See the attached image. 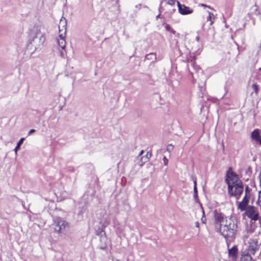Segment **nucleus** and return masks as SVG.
<instances>
[{"label": "nucleus", "mask_w": 261, "mask_h": 261, "mask_svg": "<svg viewBox=\"0 0 261 261\" xmlns=\"http://www.w3.org/2000/svg\"><path fill=\"white\" fill-rule=\"evenodd\" d=\"M225 181L228 185V195L239 199L244 191L243 182L230 169L227 172Z\"/></svg>", "instance_id": "1"}, {"label": "nucleus", "mask_w": 261, "mask_h": 261, "mask_svg": "<svg viewBox=\"0 0 261 261\" xmlns=\"http://www.w3.org/2000/svg\"><path fill=\"white\" fill-rule=\"evenodd\" d=\"M219 231L227 241H232L238 231L237 220L232 217L225 219V223L219 228Z\"/></svg>", "instance_id": "2"}, {"label": "nucleus", "mask_w": 261, "mask_h": 261, "mask_svg": "<svg viewBox=\"0 0 261 261\" xmlns=\"http://www.w3.org/2000/svg\"><path fill=\"white\" fill-rule=\"evenodd\" d=\"M253 200L252 190L248 185L245 188V193L242 200L237 202V208L241 212H243L246 208L249 206V202Z\"/></svg>", "instance_id": "3"}, {"label": "nucleus", "mask_w": 261, "mask_h": 261, "mask_svg": "<svg viewBox=\"0 0 261 261\" xmlns=\"http://www.w3.org/2000/svg\"><path fill=\"white\" fill-rule=\"evenodd\" d=\"M59 30L60 34L59 37L57 39V41L59 46L62 49H65L66 42L65 41L66 32V20L64 17L60 19L59 25Z\"/></svg>", "instance_id": "4"}, {"label": "nucleus", "mask_w": 261, "mask_h": 261, "mask_svg": "<svg viewBox=\"0 0 261 261\" xmlns=\"http://www.w3.org/2000/svg\"><path fill=\"white\" fill-rule=\"evenodd\" d=\"M52 225L55 231L58 233H65L70 227L69 223L60 217L55 218Z\"/></svg>", "instance_id": "5"}, {"label": "nucleus", "mask_w": 261, "mask_h": 261, "mask_svg": "<svg viewBox=\"0 0 261 261\" xmlns=\"http://www.w3.org/2000/svg\"><path fill=\"white\" fill-rule=\"evenodd\" d=\"M244 215L250 219L251 223L259 220L258 208L253 205H250L244 210Z\"/></svg>", "instance_id": "6"}, {"label": "nucleus", "mask_w": 261, "mask_h": 261, "mask_svg": "<svg viewBox=\"0 0 261 261\" xmlns=\"http://www.w3.org/2000/svg\"><path fill=\"white\" fill-rule=\"evenodd\" d=\"M228 218L226 217L224 214L218 211H215L214 215V223L216 227H218L219 230V228L225 223V219Z\"/></svg>", "instance_id": "7"}, {"label": "nucleus", "mask_w": 261, "mask_h": 261, "mask_svg": "<svg viewBox=\"0 0 261 261\" xmlns=\"http://www.w3.org/2000/svg\"><path fill=\"white\" fill-rule=\"evenodd\" d=\"M45 36L44 33L37 32L35 37H34L31 43L35 46L36 49L37 47L43 44L45 41Z\"/></svg>", "instance_id": "8"}, {"label": "nucleus", "mask_w": 261, "mask_h": 261, "mask_svg": "<svg viewBox=\"0 0 261 261\" xmlns=\"http://www.w3.org/2000/svg\"><path fill=\"white\" fill-rule=\"evenodd\" d=\"M247 249L245 251H248L252 255H254L257 251L258 250L259 246L258 244L257 241L256 239L249 238L248 240Z\"/></svg>", "instance_id": "9"}, {"label": "nucleus", "mask_w": 261, "mask_h": 261, "mask_svg": "<svg viewBox=\"0 0 261 261\" xmlns=\"http://www.w3.org/2000/svg\"><path fill=\"white\" fill-rule=\"evenodd\" d=\"M179 13L183 15L192 14L193 10L185 5L181 4L178 1L177 2Z\"/></svg>", "instance_id": "10"}, {"label": "nucleus", "mask_w": 261, "mask_h": 261, "mask_svg": "<svg viewBox=\"0 0 261 261\" xmlns=\"http://www.w3.org/2000/svg\"><path fill=\"white\" fill-rule=\"evenodd\" d=\"M251 138L256 143L261 145L260 130L259 129H255L251 133Z\"/></svg>", "instance_id": "11"}, {"label": "nucleus", "mask_w": 261, "mask_h": 261, "mask_svg": "<svg viewBox=\"0 0 261 261\" xmlns=\"http://www.w3.org/2000/svg\"><path fill=\"white\" fill-rule=\"evenodd\" d=\"M251 254L248 251H244L241 255V261H251L252 258L251 257Z\"/></svg>", "instance_id": "12"}, {"label": "nucleus", "mask_w": 261, "mask_h": 261, "mask_svg": "<svg viewBox=\"0 0 261 261\" xmlns=\"http://www.w3.org/2000/svg\"><path fill=\"white\" fill-rule=\"evenodd\" d=\"M228 254L233 259L236 258L238 254V248L236 246H234L231 248L228 249Z\"/></svg>", "instance_id": "13"}, {"label": "nucleus", "mask_w": 261, "mask_h": 261, "mask_svg": "<svg viewBox=\"0 0 261 261\" xmlns=\"http://www.w3.org/2000/svg\"><path fill=\"white\" fill-rule=\"evenodd\" d=\"M24 140V138H21L19 140V141L18 142V143H17V145L15 147V148H14V151H15V153L16 155H17V151L20 148V146L21 145V144L23 143V141Z\"/></svg>", "instance_id": "14"}, {"label": "nucleus", "mask_w": 261, "mask_h": 261, "mask_svg": "<svg viewBox=\"0 0 261 261\" xmlns=\"http://www.w3.org/2000/svg\"><path fill=\"white\" fill-rule=\"evenodd\" d=\"M192 67L194 70L196 71V72L198 73L202 72L201 68L198 65L195 64L194 63H192Z\"/></svg>", "instance_id": "15"}, {"label": "nucleus", "mask_w": 261, "mask_h": 261, "mask_svg": "<svg viewBox=\"0 0 261 261\" xmlns=\"http://www.w3.org/2000/svg\"><path fill=\"white\" fill-rule=\"evenodd\" d=\"M215 19V16L214 14L212 12H208V20H210L211 21V25H212L214 23L213 20Z\"/></svg>", "instance_id": "16"}, {"label": "nucleus", "mask_w": 261, "mask_h": 261, "mask_svg": "<svg viewBox=\"0 0 261 261\" xmlns=\"http://www.w3.org/2000/svg\"><path fill=\"white\" fill-rule=\"evenodd\" d=\"M194 198H196L197 197V190L196 187V180L194 181Z\"/></svg>", "instance_id": "17"}, {"label": "nucleus", "mask_w": 261, "mask_h": 261, "mask_svg": "<svg viewBox=\"0 0 261 261\" xmlns=\"http://www.w3.org/2000/svg\"><path fill=\"white\" fill-rule=\"evenodd\" d=\"M251 88L255 92L256 94L258 93V86L256 84H253Z\"/></svg>", "instance_id": "18"}, {"label": "nucleus", "mask_w": 261, "mask_h": 261, "mask_svg": "<svg viewBox=\"0 0 261 261\" xmlns=\"http://www.w3.org/2000/svg\"><path fill=\"white\" fill-rule=\"evenodd\" d=\"M174 148V146L172 144H169L167 147V151L168 152H171L172 150H173Z\"/></svg>", "instance_id": "19"}, {"label": "nucleus", "mask_w": 261, "mask_h": 261, "mask_svg": "<svg viewBox=\"0 0 261 261\" xmlns=\"http://www.w3.org/2000/svg\"><path fill=\"white\" fill-rule=\"evenodd\" d=\"M166 3L170 5H174L175 3L176 0H166Z\"/></svg>", "instance_id": "20"}, {"label": "nucleus", "mask_w": 261, "mask_h": 261, "mask_svg": "<svg viewBox=\"0 0 261 261\" xmlns=\"http://www.w3.org/2000/svg\"><path fill=\"white\" fill-rule=\"evenodd\" d=\"M149 158L148 157V153L145 156H143L141 158V161L143 162H146L148 161Z\"/></svg>", "instance_id": "21"}, {"label": "nucleus", "mask_w": 261, "mask_h": 261, "mask_svg": "<svg viewBox=\"0 0 261 261\" xmlns=\"http://www.w3.org/2000/svg\"><path fill=\"white\" fill-rule=\"evenodd\" d=\"M165 29H166V30L167 31H169V32H170V31L171 30V29H172V28H171V27L170 26V25H169V24H166V25H165Z\"/></svg>", "instance_id": "22"}, {"label": "nucleus", "mask_w": 261, "mask_h": 261, "mask_svg": "<svg viewBox=\"0 0 261 261\" xmlns=\"http://www.w3.org/2000/svg\"><path fill=\"white\" fill-rule=\"evenodd\" d=\"M202 212H203V215H204V211L203 210V211H202ZM201 221H202V222L203 223H205V221H206V218H205V217H204V215H203V217H202V218H201Z\"/></svg>", "instance_id": "23"}, {"label": "nucleus", "mask_w": 261, "mask_h": 261, "mask_svg": "<svg viewBox=\"0 0 261 261\" xmlns=\"http://www.w3.org/2000/svg\"><path fill=\"white\" fill-rule=\"evenodd\" d=\"M163 162L164 163V164L165 165H167V162H168V159L166 158V157L164 156V158H163Z\"/></svg>", "instance_id": "24"}, {"label": "nucleus", "mask_w": 261, "mask_h": 261, "mask_svg": "<svg viewBox=\"0 0 261 261\" xmlns=\"http://www.w3.org/2000/svg\"><path fill=\"white\" fill-rule=\"evenodd\" d=\"M254 7L255 8V12H256L255 13V14L256 15H258V14H259V12H258V11H257L258 8H257V6H256V5H254Z\"/></svg>", "instance_id": "25"}, {"label": "nucleus", "mask_w": 261, "mask_h": 261, "mask_svg": "<svg viewBox=\"0 0 261 261\" xmlns=\"http://www.w3.org/2000/svg\"><path fill=\"white\" fill-rule=\"evenodd\" d=\"M149 56H150V57H154V58L155 57V56L154 55V54L152 53V54H149V55H147V56H146V58H148V57H149Z\"/></svg>", "instance_id": "26"}, {"label": "nucleus", "mask_w": 261, "mask_h": 261, "mask_svg": "<svg viewBox=\"0 0 261 261\" xmlns=\"http://www.w3.org/2000/svg\"><path fill=\"white\" fill-rule=\"evenodd\" d=\"M35 132V130L34 129H32L31 130H30V131L29 132V135H31V134H32L33 133Z\"/></svg>", "instance_id": "27"}, {"label": "nucleus", "mask_w": 261, "mask_h": 261, "mask_svg": "<svg viewBox=\"0 0 261 261\" xmlns=\"http://www.w3.org/2000/svg\"><path fill=\"white\" fill-rule=\"evenodd\" d=\"M143 152H144V151L143 150H141L140 151V152L139 153V156L142 155V154L143 153Z\"/></svg>", "instance_id": "28"}, {"label": "nucleus", "mask_w": 261, "mask_h": 261, "mask_svg": "<svg viewBox=\"0 0 261 261\" xmlns=\"http://www.w3.org/2000/svg\"><path fill=\"white\" fill-rule=\"evenodd\" d=\"M196 40L198 42L199 41V37L198 36L196 37Z\"/></svg>", "instance_id": "29"}, {"label": "nucleus", "mask_w": 261, "mask_h": 261, "mask_svg": "<svg viewBox=\"0 0 261 261\" xmlns=\"http://www.w3.org/2000/svg\"><path fill=\"white\" fill-rule=\"evenodd\" d=\"M199 223L198 222H196V223H195V226L196 227H199Z\"/></svg>", "instance_id": "30"}, {"label": "nucleus", "mask_w": 261, "mask_h": 261, "mask_svg": "<svg viewBox=\"0 0 261 261\" xmlns=\"http://www.w3.org/2000/svg\"><path fill=\"white\" fill-rule=\"evenodd\" d=\"M136 8L140 9L141 8V5H138L136 6Z\"/></svg>", "instance_id": "31"}, {"label": "nucleus", "mask_w": 261, "mask_h": 261, "mask_svg": "<svg viewBox=\"0 0 261 261\" xmlns=\"http://www.w3.org/2000/svg\"><path fill=\"white\" fill-rule=\"evenodd\" d=\"M170 32H171L173 34H175V31L173 29H171V30Z\"/></svg>", "instance_id": "32"}, {"label": "nucleus", "mask_w": 261, "mask_h": 261, "mask_svg": "<svg viewBox=\"0 0 261 261\" xmlns=\"http://www.w3.org/2000/svg\"><path fill=\"white\" fill-rule=\"evenodd\" d=\"M160 14H159L158 16H156V18L158 19L160 17Z\"/></svg>", "instance_id": "33"}, {"label": "nucleus", "mask_w": 261, "mask_h": 261, "mask_svg": "<svg viewBox=\"0 0 261 261\" xmlns=\"http://www.w3.org/2000/svg\"><path fill=\"white\" fill-rule=\"evenodd\" d=\"M61 55L62 56H63V55H64L63 53V52H61Z\"/></svg>", "instance_id": "34"}, {"label": "nucleus", "mask_w": 261, "mask_h": 261, "mask_svg": "<svg viewBox=\"0 0 261 261\" xmlns=\"http://www.w3.org/2000/svg\"><path fill=\"white\" fill-rule=\"evenodd\" d=\"M202 6L203 7H207V6H206V5H204V4H202Z\"/></svg>", "instance_id": "35"}, {"label": "nucleus", "mask_w": 261, "mask_h": 261, "mask_svg": "<svg viewBox=\"0 0 261 261\" xmlns=\"http://www.w3.org/2000/svg\"><path fill=\"white\" fill-rule=\"evenodd\" d=\"M175 10H176L175 9H173V11H175Z\"/></svg>", "instance_id": "36"}, {"label": "nucleus", "mask_w": 261, "mask_h": 261, "mask_svg": "<svg viewBox=\"0 0 261 261\" xmlns=\"http://www.w3.org/2000/svg\"><path fill=\"white\" fill-rule=\"evenodd\" d=\"M259 70L261 71V67L259 68Z\"/></svg>", "instance_id": "37"}]
</instances>
